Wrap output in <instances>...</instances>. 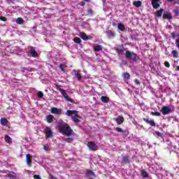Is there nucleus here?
Listing matches in <instances>:
<instances>
[{
	"mask_svg": "<svg viewBox=\"0 0 179 179\" xmlns=\"http://www.w3.org/2000/svg\"><path fill=\"white\" fill-rule=\"evenodd\" d=\"M87 147L89 148L90 150H92V152H96L97 149H99V147L93 141H89L87 144Z\"/></svg>",
	"mask_w": 179,
	"mask_h": 179,
	"instance_id": "nucleus-3",
	"label": "nucleus"
},
{
	"mask_svg": "<svg viewBox=\"0 0 179 179\" xmlns=\"http://www.w3.org/2000/svg\"><path fill=\"white\" fill-rule=\"evenodd\" d=\"M175 16H179V10L178 8H176L175 10H173Z\"/></svg>",
	"mask_w": 179,
	"mask_h": 179,
	"instance_id": "nucleus-44",
	"label": "nucleus"
},
{
	"mask_svg": "<svg viewBox=\"0 0 179 179\" xmlns=\"http://www.w3.org/2000/svg\"><path fill=\"white\" fill-rule=\"evenodd\" d=\"M151 115H154L155 117H160L162 115V113L160 112H151Z\"/></svg>",
	"mask_w": 179,
	"mask_h": 179,
	"instance_id": "nucleus-36",
	"label": "nucleus"
},
{
	"mask_svg": "<svg viewBox=\"0 0 179 179\" xmlns=\"http://www.w3.org/2000/svg\"><path fill=\"white\" fill-rule=\"evenodd\" d=\"M171 54L173 58H178V52L177 50H172Z\"/></svg>",
	"mask_w": 179,
	"mask_h": 179,
	"instance_id": "nucleus-35",
	"label": "nucleus"
},
{
	"mask_svg": "<svg viewBox=\"0 0 179 179\" xmlns=\"http://www.w3.org/2000/svg\"><path fill=\"white\" fill-rule=\"evenodd\" d=\"M25 158L27 162V166H28V167H32L33 161L31 160V155L30 154H27Z\"/></svg>",
	"mask_w": 179,
	"mask_h": 179,
	"instance_id": "nucleus-4",
	"label": "nucleus"
},
{
	"mask_svg": "<svg viewBox=\"0 0 179 179\" xmlns=\"http://www.w3.org/2000/svg\"><path fill=\"white\" fill-rule=\"evenodd\" d=\"M59 131L62 132L64 135H66V136H71L73 132V130L71 129V127H69V124L65 122L59 124Z\"/></svg>",
	"mask_w": 179,
	"mask_h": 179,
	"instance_id": "nucleus-1",
	"label": "nucleus"
},
{
	"mask_svg": "<svg viewBox=\"0 0 179 179\" xmlns=\"http://www.w3.org/2000/svg\"><path fill=\"white\" fill-rule=\"evenodd\" d=\"M30 50H29V54L31 55V57L36 58V57H37V55H38V54L37 53V52L36 51V49H34V47H30Z\"/></svg>",
	"mask_w": 179,
	"mask_h": 179,
	"instance_id": "nucleus-14",
	"label": "nucleus"
},
{
	"mask_svg": "<svg viewBox=\"0 0 179 179\" xmlns=\"http://www.w3.org/2000/svg\"><path fill=\"white\" fill-rule=\"evenodd\" d=\"M74 43L76 44H80V43H82V40L78 37H76L74 38Z\"/></svg>",
	"mask_w": 179,
	"mask_h": 179,
	"instance_id": "nucleus-37",
	"label": "nucleus"
},
{
	"mask_svg": "<svg viewBox=\"0 0 179 179\" xmlns=\"http://www.w3.org/2000/svg\"><path fill=\"white\" fill-rule=\"evenodd\" d=\"M64 141H65V142H67L68 143H71V142L73 141V138L68 137V138H64Z\"/></svg>",
	"mask_w": 179,
	"mask_h": 179,
	"instance_id": "nucleus-39",
	"label": "nucleus"
},
{
	"mask_svg": "<svg viewBox=\"0 0 179 179\" xmlns=\"http://www.w3.org/2000/svg\"><path fill=\"white\" fill-rule=\"evenodd\" d=\"M122 76L124 80H129V79H131V75L129 73H123Z\"/></svg>",
	"mask_w": 179,
	"mask_h": 179,
	"instance_id": "nucleus-26",
	"label": "nucleus"
},
{
	"mask_svg": "<svg viewBox=\"0 0 179 179\" xmlns=\"http://www.w3.org/2000/svg\"><path fill=\"white\" fill-rule=\"evenodd\" d=\"M8 178L10 179H16V173L15 172H12V173H9L8 175Z\"/></svg>",
	"mask_w": 179,
	"mask_h": 179,
	"instance_id": "nucleus-32",
	"label": "nucleus"
},
{
	"mask_svg": "<svg viewBox=\"0 0 179 179\" xmlns=\"http://www.w3.org/2000/svg\"><path fill=\"white\" fill-rule=\"evenodd\" d=\"M115 50L117 54L122 55L124 52V48L121 45H117L115 47Z\"/></svg>",
	"mask_w": 179,
	"mask_h": 179,
	"instance_id": "nucleus-13",
	"label": "nucleus"
},
{
	"mask_svg": "<svg viewBox=\"0 0 179 179\" xmlns=\"http://www.w3.org/2000/svg\"><path fill=\"white\" fill-rule=\"evenodd\" d=\"M163 19H168L170 20L171 19H173V16L170 13H164L163 15Z\"/></svg>",
	"mask_w": 179,
	"mask_h": 179,
	"instance_id": "nucleus-20",
	"label": "nucleus"
},
{
	"mask_svg": "<svg viewBox=\"0 0 179 179\" xmlns=\"http://www.w3.org/2000/svg\"><path fill=\"white\" fill-rule=\"evenodd\" d=\"M178 27L179 28V25L178 26Z\"/></svg>",
	"mask_w": 179,
	"mask_h": 179,
	"instance_id": "nucleus-56",
	"label": "nucleus"
},
{
	"mask_svg": "<svg viewBox=\"0 0 179 179\" xmlns=\"http://www.w3.org/2000/svg\"><path fill=\"white\" fill-rule=\"evenodd\" d=\"M164 65L166 68H170V63L169 62L166 61Z\"/></svg>",
	"mask_w": 179,
	"mask_h": 179,
	"instance_id": "nucleus-49",
	"label": "nucleus"
},
{
	"mask_svg": "<svg viewBox=\"0 0 179 179\" xmlns=\"http://www.w3.org/2000/svg\"><path fill=\"white\" fill-rule=\"evenodd\" d=\"M75 115V114H78V110H67L66 112V115H67L69 117H71V115Z\"/></svg>",
	"mask_w": 179,
	"mask_h": 179,
	"instance_id": "nucleus-19",
	"label": "nucleus"
},
{
	"mask_svg": "<svg viewBox=\"0 0 179 179\" xmlns=\"http://www.w3.org/2000/svg\"><path fill=\"white\" fill-rule=\"evenodd\" d=\"M73 71L74 72V76L78 79V80H82V74H80V71L73 69Z\"/></svg>",
	"mask_w": 179,
	"mask_h": 179,
	"instance_id": "nucleus-11",
	"label": "nucleus"
},
{
	"mask_svg": "<svg viewBox=\"0 0 179 179\" xmlns=\"http://www.w3.org/2000/svg\"><path fill=\"white\" fill-rule=\"evenodd\" d=\"M59 91L60 92V93L62 94L63 97H64L66 101H69L70 103H75L72 99H71L69 97V96H68V94H66V91H65V90L62 89V88H59Z\"/></svg>",
	"mask_w": 179,
	"mask_h": 179,
	"instance_id": "nucleus-2",
	"label": "nucleus"
},
{
	"mask_svg": "<svg viewBox=\"0 0 179 179\" xmlns=\"http://www.w3.org/2000/svg\"><path fill=\"white\" fill-rule=\"evenodd\" d=\"M114 120L116 122V124L118 125H122V124H124V122L125 121L124 116L122 115H118L117 117L115 118Z\"/></svg>",
	"mask_w": 179,
	"mask_h": 179,
	"instance_id": "nucleus-7",
	"label": "nucleus"
},
{
	"mask_svg": "<svg viewBox=\"0 0 179 179\" xmlns=\"http://www.w3.org/2000/svg\"><path fill=\"white\" fill-rule=\"evenodd\" d=\"M171 37H172V38H176V33L173 32L171 34Z\"/></svg>",
	"mask_w": 179,
	"mask_h": 179,
	"instance_id": "nucleus-53",
	"label": "nucleus"
},
{
	"mask_svg": "<svg viewBox=\"0 0 179 179\" xmlns=\"http://www.w3.org/2000/svg\"><path fill=\"white\" fill-rule=\"evenodd\" d=\"M50 113H52V114H56L57 115H60V114L62 113V109L57 108L55 107H52Z\"/></svg>",
	"mask_w": 179,
	"mask_h": 179,
	"instance_id": "nucleus-9",
	"label": "nucleus"
},
{
	"mask_svg": "<svg viewBox=\"0 0 179 179\" xmlns=\"http://www.w3.org/2000/svg\"><path fill=\"white\" fill-rule=\"evenodd\" d=\"M4 139H5V142H6V143H12V138H10V136H8V134L5 135Z\"/></svg>",
	"mask_w": 179,
	"mask_h": 179,
	"instance_id": "nucleus-27",
	"label": "nucleus"
},
{
	"mask_svg": "<svg viewBox=\"0 0 179 179\" xmlns=\"http://www.w3.org/2000/svg\"><path fill=\"white\" fill-rule=\"evenodd\" d=\"M117 29L120 31H125V26L122 23H118L117 24Z\"/></svg>",
	"mask_w": 179,
	"mask_h": 179,
	"instance_id": "nucleus-21",
	"label": "nucleus"
},
{
	"mask_svg": "<svg viewBox=\"0 0 179 179\" xmlns=\"http://www.w3.org/2000/svg\"><path fill=\"white\" fill-rule=\"evenodd\" d=\"M115 131H117V132H120L121 134H123L124 135L127 134V131L126 130H123L120 127H116L115 128Z\"/></svg>",
	"mask_w": 179,
	"mask_h": 179,
	"instance_id": "nucleus-30",
	"label": "nucleus"
},
{
	"mask_svg": "<svg viewBox=\"0 0 179 179\" xmlns=\"http://www.w3.org/2000/svg\"><path fill=\"white\" fill-rule=\"evenodd\" d=\"M107 36L108 37V38H111L112 37H115V32L113 31H108L107 32Z\"/></svg>",
	"mask_w": 179,
	"mask_h": 179,
	"instance_id": "nucleus-24",
	"label": "nucleus"
},
{
	"mask_svg": "<svg viewBox=\"0 0 179 179\" xmlns=\"http://www.w3.org/2000/svg\"><path fill=\"white\" fill-rule=\"evenodd\" d=\"M20 69L22 72H26V71H28V72H31V69H27L26 67H20Z\"/></svg>",
	"mask_w": 179,
	"mask_h": 179,
	"instance_id": "nucleus-38",
	"label": "nucleus"
},
{
	"mask_svg": "<svg viewBox=\"0 0 179 179\" xmlns=\"http://www.w3.org/2000/svg\"><path fill=\"white\" fill-rule=\"evenodd\" d=\"M16 23L17 24H23V23H24V20H23V18H22V17H18L16 20Z\"/></svg>",
	"mask_w": 179,
	"mask_h": 179,
	"instance_id": "nucleus-33",
	"label": "nucleus"
},
{
	"mask_svg": "<svg viewBox=\"0 0 179 179\" xmlns=\"http://www.w3.org/2000/svg\"><path fill=\"white\" fill-rule=\"evenodd\" d=\"M168 2H173L174 0H167ZM173 5H179V0H177L176 1L173 2Z\"/></svg>",
	"mask_w": 179,
	"mask_h": 179,
	"instance_id": "nucleus-42",
	"label": "nucleus"
},
{
	"mask_svg": "<svg viewBox=\"0 0 179 179\" xmlns=\"http://www.w3.org/2000/svg\"><path fill=\"white\" fill-rule=\"evenodd\" d=\"M176 43L178 48H179V34L178 35V38L176 40Z\"/></svg>",
	"mask_w": 179,
	"mask_h": 179,
	"instance_id": "nucleus-45",
	"label": "nucleus"
},
{
	"mask_svg": "<svg viewBox=\"0 0 179 179\" xmlns=\"http://www.w3.org/2000/svg\"><path fill=\"white\" fill-rule=\"evenodd\" d=\"M133 5L136 6V8H141V6H142V2L141 1H134Z\"/></svg>",
	"mask_w": 179,
	"mask_h": 179,
	"instance_id": "nucleus-29",
	"label": "nucleus"
},
{
	"mask_svg": "<svg viewBox=\"0 0 179 179\" xmlns=\"http://www.w3.org/2000/svg\"><path fill=\"white\" fill-rule=\"evenodd\" d=\"M11 1H13V0H11Z\"/></svg>",
	"mask_w": 179,
	"mask_h": 179,
	"instance_id": "nucleus-57",
	"label": "nucleus"
},
{
	"mask_svg": "<svg viewBox=\"0 0 179 179\" xmlns=\"http://www.w3.org/2000/svg\"><path fill=\"white\" fill-rule=\"evenodd\" d=\"M122 161L123 162V163H125V164H128V163H129V156H124L122 157Z\"/></svg>",
	"mask_w": 179,
	"mask_h": 179,
	"instance_id": "nucleus-28",
	"label": "nucleus"
},
{
	"mask_svg": "<svg viewBox=\"0 0 179 179\" xmlns=\"http://www.w3.org/2000/svg\"><path fill=\"white\" fill-rule=\"evenodd\" d=\"M163 12H164V9L160 8L156 12L155 16H157V17H162V16H163Z\"/></svg>",
	"mask_w": 179,
	"mask_h": 179,
	"instance_id": "nucleus-18",
	"label": "nucleus"
},
{
	"mask_svg": "<svg viewBox=\"0 0 179 179\" xmlns=\"http://www.w3.org/2000/svg\"><path fill=\"white\" fill-rule=\"evenodd\" d=\"M103 50V46L101 45H96L94 47V51L95 52H98L99 51H101Z\"/></svg>",
	"mask_w": 179,
	"mask_h": 179,
	"instance_id": "nucleus-22",
	"label": "nucleus"
},
{
	"mask_svg": "<svg viewBox=\"0 0 179 179\" xmlns=\"http://www.w3.org/2000/svg\"><path fill=\"white\" fill-rule=\"evenodd\" d=\"M8 119L5 117H1L0 120V123L3 127H6L8 125Z\"/></svg>",
	"mask_w": 179,
	"mask_h": 179,
	"instance_id": "nucleus-17",
	"label": "nucleus"
},
{
	"mask_svg": "<svg viewBox=\"0 0 179 179\" xmlns=\"http://www.w3.org/2000/svg\"><path fill=\"white\" fill-rule=\"evenodd\" d=\"M37 96H38V97H39V99H41V98L43 97L44 94L43 93V92L39 91V92H38V93H37Z\"/></svg>",
	"mask_w": 179,
	"mask_h": 179,
	"instance_id": "nucleus-40",
	"label": "nucleus"
},
{
	"mask_svg": "<svg viewBox=\"0 0 179 179\" xmlns=\"http://www.w3.org/2000/svg\"><path fill=\"white\" fill-rule=\"evenodd\" d=\"M34 179H41V177L39 175H35L34 176Z\"/></svg>",
	"mask_w": 179,
	"mask_h": 179,
	"instance_id": "nucleus-51",
	"label": "nucleus"
},
{
	"mask_svg": "<svg viewBox=\"0 0 179 179\" xmlns=\"http://www.w3.org/2000/svg\"><path fill=\"white\" fill-rule=\"evenodd\" d=\"M87 13H88V15H93V10L92 9H88L87 10Z\"/></svg>",
	"mask_w": 179,
	"mask_h": 179,
	"instance_id": "nucleus-50",
	"label": "nucleus"
},
{
	"mask_svg": "<svg viewBox=\"0 0 179 179\" xmlns=\"http://www.w3.org/2000/svg\"><path fill=\"white\" fill-rule=\"evenodd\" d=\"M143 121H145V122H146V124H149V125H150V127H156V123L155 122V120H149V119L148 118H143Z\"/></svg>",
	"mask_w": 179,
	"mask_h": 179,
	"instance_id": "nucleus-12",
	"label": "nucleus"
},
{
	"mask_svg": "<svg viewBox=\"0 0 179 179\" xmlns=\"http://www.w3.org/2000/svg\"><path fill=\"white\" fill-rule=\"evenodd\" d=\"M177 69H178V71H179V66H177Z\"/></svg>",
	"mask_w": 179,
	"mask_h": 179,
	"instance_id": "nucleus-55",
	"label": "nucleus"
},
{
	"mask_svg": "<svg viewBox=\"0 0 179 179\" xmlns=\"http://www.w3.org/2000/svg\"><path fill=\"white\" fill-rule=\"evenodd\" d=\"M46 121H47V122H48V124H51V122H52V121H54V116L52 115H49L46 116Z\"/></svg>",
	"mask_w": 179,
	"mask_h": 179,
	"instance_id": "nucleus-23",
	"label": "nucleus"
},
{
	"mask_svg": "<svg viewBox=\"0 0 179 179\" xmlns=\"http://www.w3.org/2000/svg\"><path fill=\"white\" fill-rule=\"evenodd\" d=\"M43 150H45V152H48V144L43 145Z\"/></svg>",
	"mask_w": 179,
	"mask_h": 179,
	"instance_id": "nucleus-47",
	"label": "nucleus"
},
{
	"mask_svg": "<svg viewBox=\"0 0 179 179\" xmlns=\"http://www.w3.org/2000/svg\"><path fill=\"white\" fill-rule=\"evenodd\" d=\"M160 0H151V5L154 9H159L160 8Z\"/></svg>",
	"mask_w": 179,
	"mask_h": 179,
	"instance_id": "nucleus-8",
	"label": "nucleus"
},
{
	"mask_svg": "<svg viewBox=\"0 0 179 179\" xmlns=\"http://www.w3.org/2000/svg\"><path fill=\"white\" fill-rule=\"evenodd\" d=\"M0 20H1V22H6V17L1 15L0 16Z\"/></svg>",
	"mask_w": 179,
	"mask_h": 179,
	"instance_id": "nucleus-48",
	"label": "nucleus"
},
{
	"mask_svg": "<svg viewBox=\"0 0 179 179\" xmlns=\"http://www.w3.org/2000/svg\"><path fill=\"white\" fill-rule=\"evenodd\" d=\"M87 177H90L91 178H94L96 177V173L92 170H87Z\"/></svg>",
	"mask_w": 179,
	"mask_h": 179,
	"instance_id": "nucleus-16",
	"label": "nucleus"
},
{
	"mask_svg": "<svg viewBox=\"0 0 179 179\" xmlns=\"http://www.w3.org/2000/svg\"><path fill=\"white\" fill-rule=\"evenodd\" d=\"M161 112L162 113L163 115H167V114H170L171 113V109L169 106H164Z\"/></svg>",
	"mask_w": 179,
	"mask_h": 179,
	"instance_id": "nucleus-10",
	"label": "nucleus"
},
{
	"mask_svg": "<svg viewBox=\"0 0 179 179\" xmlns=\"http://www.w3.org/2000/svg\"><path fill=\"white\" fill-rule=\"evenodd\" d=\"M71 120L76 124H79V122H80V120H82V117H80L78 113H76L75 115L71 116Z\"/></svg>",
	"mask_w": 179,
	"mask_h": 179,
	"instance_id": "nucleus-6",
	"label": "nucleus"
},
{
	"mask_svg": "<svg viewBox=\"0 0 179 179\" xmlns=\"http://www.w3.org/2000/svg\"><path fill=\"white\" fill-rule=\"evenodd\" d=\"M141 176L143 178H148V177H149L148 172H146L145 170L141 171Z\"/></svg>",
	"mask_w": 179,
	"mask_h": 179,
	"instance_id": "nucleus-31",
	"label": "nucleus"
},
{
	"mask_svg": "<svg viewBox=\"0 0 179 179\" xmlns=\"http://www.w3.org/2000/svg\"><path fill=\"white\" fill-rule=\"evenodd\" d=\"M59 68L62 71V72H65V69H64V65L62 64H60L59 65Z\"/></svg>",
	"mask_w": 179,
	"mask_h": 179,
	"instance_id": "nucleus-43",
	"label": "nucleus"
},
{
	"mask_svg": "<svg viewBox=\"0 0 179 179\" xmlns=\"http://www.w3.org/2000/svg\"><path fill=\"white\" fill-rule=\"evenodd\" d=\"M80 36L84 41H87V40H92V38L89 37L87 35H86V33L85 32H80Z\"/></svg>",
	"mask_w": 179,
	"mask_h": 179,
	"instance_id": "nucleus-15",
	"label": "nucleus"
},
{
	"mask_svg": "<svg viewBox=\"0 0 179 179\" xmlns=\"http://www.w3.org/2000/svg\"><path fill=\"white\" fill-rule=\"evenodd\" d=\"M132 55H133L132 52H130L129 51L126 52V55H125L126 58L129 59L132 58Z\"/></svg>",
	"mask_w": 179,
	"mask_h": 179,
	"instance_id": "nucleus-34",
	"label": "nucleus"
},
{
	"mask_svg": "<svg viewBox=\"0 0 179 179\" xmlns=\"http://www.w3.org/2000/svg\"><path fill=\"white\" fill-rule=\"evenodd\" d=\"M138 127H140V128H143V125H138Z\"/></svg>",
	"mask_w": 179,
	"mask_h": 179,
	"instance_id": "nucleus-54",
	"label": "nucleus"
},
{
	"mask_svg": "<svg viewBox=\"0 0 179 179\" xmlns=\"http://www.w3.org/2000/svg\"><path fill=\"white\" fill-rule=\"evenodd\" d=\"M132 54H133L132 60L137 61L138 60V55H136V53H134V52H132Z\"/></svg>",
	"mask_w": 179,
	"mask_h": 179,
	"instance_id": "nucleus-41",
	"label": "nucleus"
},
{
	"mask_svg": "<svg viewBox=\"0 0 179 179\" xmlns=\"http://www.w3.org/2000/svg\"><path fill=\"white\" fill-rule=\"evenodd\" d=\"M45 134H46V139H48V138H51V136H52L54 132H52L51 128L47 127L45 129Z\"/></svg>",
	"mask_w": 179,
	"mask_h": 179,
	"instance_id": "nucleus-5",
	"label": "nucleus"
},
{
	"mask_svg": "<svg viewBox=\"0 0 179 179\" xmlns=\"http://www.w3.org/2000/svg\"><path fill=\"white\" fill-rule=\"evenodd\" d=\"M101 101L102 103H108V101H110V98L108 96H102L101 97Z\"/></svg>",
	"mask_w": 179,
	"mask_h": 179,
	"instance_id": "nucleus-25",
	"label": "nucleus"
},
{
	"mask_svg": "<svg viewBox=\"0 0 179 179\" xmlns=\"http://www.w3.org/2000/svg\"><path fill=\"white\" fill-rule=\"evenodd\" d=\"M155 134H157V136H159V137L163 136V133H161L159 131H155Z\"/></svg>",
	"mask_w": 179,
	"mask_h": 179,
	"instance_id": "nucleus-46",
	"label": "nucleus"
},
{
	"mask_svg": "<svg viewBox=\"0 0 179 179\" xmlns=\"http://www.w3.org/2000/svg\"><path fill=\"white\" fill-rule=\"evenodd\" d=\"M135 83H136V85H141V81H139V80H138V79H136V80H135Z\"/></svg>",
	"mask_w": 179,
	"mask_h": 179,
	"instance_id": "nucleus-52",
	"label": "nucleus"
}]
</instances>
